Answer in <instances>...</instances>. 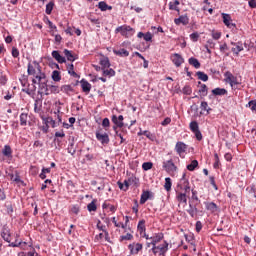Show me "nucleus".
I'll use <instances>...</instances> for the list:
<instances>
[{"label": "nucleus", "mask_w": 256, "mask_h": 256, "mask_svg": "<svg viewBox=\"0 0 256 256\" xmlns=\"http://www.w3.org/2000/svg\"><path fill=\"white\" fill-rule=\"evenodd\" d=\"M97 200H93L91 201L88 205H87V210L91 213L93 211H97Z\"/></svg>", "instance_id": "38"}, {"label": "nucleus", "mask_w": 256, "mask_h": 256, "mask_svg": "<svg viewBox=\"0 0 256 256\" xmlns=\"http://www.w3.org/2000/svg\"><path fill=\"white\" fill-rule=\"evenodd\" d=\"M1 237L6 243H10L11 241V229H9V226L4 225L1 230Z\"/></svg>", "instance_id": "8"}, {"label": "nucleus", "mask_w": 256, "mask_h": 256, "mask_svg": "<svg viewBox=\"0 0 256 256\" xmlns=\"http://www.w3.org/2000/svg\"><path fill=\"white\" fill-rule=\"evenodd\" d=\"M199 167V162L197 160H193L190 164L187 165L188 171H195Z\"/></svg>", "instance_id": "40"}, {"label": "nucleus", "mask_w": 256, "mask_h": 256, "mask_svg": "<svg viewBox=\"0 0 256 256\" xmlns=\"http://www.w3.org/2000/svg\"><path fill=\"white\" fill-rule=\"evenodd\" d=\"M28 75H33V77H37V75H39V73H37V71L35 70V68L33 67V65H31V63L28 64Z\"/></svg>", "instance_id": "44"}, {"label": "nucleus", "mask_w": 256, "mask_h": 256, "mask_svg": "<svg viewBox=\"0 0 256 256\" xmlns=\"http://www.w3.org/2000/svg\"><path fill=\"white\" fill-rule=\"evenodd\" d=\"M205 206L207 211H210L211 213H215V211H217V204L214 202L205 203Z\"/></svg>", "instance_id": "28"}, {"label": "nucleus", "mask_w": 256, "mask_h": 256, "mask_svg": "<svg viewBox=\"0 0 256 256\" xmlns=\"http://www.w3.org/2000/svg\"><path fill=\"white\" fill-rule=\"evenodd\" d=\"M178 187L181 191H184V193H191V186L189 184V179H187V174L184 173L182 175V178L178 183Z\"/></svg>", "instance_id": "5"}, {"label": "nucleus", "mask_w": 256, "mask_h": 256, "mask_svg": "<svg viewBox=\"0 0 256 256\" xmlns=\"http://www.w3.org/2000/svg\"><path fill=\"white\" fill-rule=\"evenodd\" d=\"M111 122L109 121V118H104L102 121V127L107 128L110 127Z\"/></svg>", "instance_id": "62"}, {"label": "nucleus", "mask_w": 256, "mask_h": 256, "mask_svg": "<svg viewBox=\"0 0 256 256\" xmlns=\"http://www.w3.org/2000/svg\"><path fill=\"white\" fill-rule=\"evenodd\" d=\"M103 209H109V211H111V213H115V211H117V208L114 205H111L107 202H104L102 205Z\"/></svg>", "instance_id": "43"}, {"label": "nucleus", "mask_w": 256, "mask_h": 256, "mask_svg": "<svg viewBox=\"0 0 256 256\" xmlns=\"http://www.w3.org/2000/svg\"><path fill=\"white\" fill-rule=\"evenodd\" d=\"M188 63H189V65H192V67H194L195 69H200V67H201V63L195 57L189 58Z\"/></svg>", "instance_id": "24"}, {"label": "nucleus", "mask_w": 256, "mask_h": 256, "mask_svg": "<svg viewBox=\"0 0 256 256\" xmlns=\"http://www.w3.org/2000/svg\"><path fill=\"white\" fill-rule=\"evenodd\" d=\"M133 239V235L131 233H127L126 235L120 236V241H131Z\"/></svg>", "instance_id": "54"}, {"label": "nucleus", "mask_w": 256, "mask_h": 256, "mask_svg": "<svg viewBox=\"0 0 256 256\" xmlns=\"http://www.w3.org/2000/svg\"><path fill=\"white\" fill-rule=\"evenodd\" d=\"M10 244L8 245V247H20L21 249H25V247L27 246V242H17V240L15 242H9Z\"/></svg>", "instance_id": "30"}, {"label": "nucleus", "mask_w": 256, "mask_h": 256, "mask_svg": "<svg viewBox=\"0 0 256 256\" xmlns=\"http://www.w3.org/2000/svg\"><path fill=\"white\" fill-rule=\"evenodd\" d=\"M75 145V143H70V145L68 146V153H70V155H75V153H77V150L73 149V146Z\"/></svg>", "instance_id": "58"}, {"label": "nucleus", "mask_w": 256, "mask_h": 256, "mask_svg": "<svg viewBox=\"0 0 256 256\" xmlns=\"http://www.w3.org/2000/svg\"><path fill=\"white\" fill-rule=\"evenodd\" d=\"M151 195H153V193H151L150 191H144L141 194L140 205H145V203H147V201L151 199Z\"/></svg>", "instance_id": "18"}, {"label": "nucleus", "mask_w": 256, "mask_h": 256, "mask_svg": "<svg viewBox=\"0 0 256 256\" xmlns=\"http://www.w3.org/2000/svg\"><path fill=\"white\" fill-rule=\"evenodd\" d=\"M79 211H81V209L79 208V205H73L71 207V213H74V215H79Z\"/></svg>", "instance_id": "59"}, {"label": "nucleus", "mask_w": 256, "mask_h": 256, "mask_svg": "<svg viewBox=\"0 0 256 256\" xmlns=\"http://www.w3.org/2000/svg\"><path fill=\"white\" fill-rule=\"evenodd\" d=\"M175 151L181 157V155H183V153L187 151V144L183 142H177L175 146Z\"/></svg>", "instance_id": "13"}, {"label": "nucleus", "mask_w": 256, "mask_h": 256, "mask_svg": "<svg viewBox=\"0 0 256 256\" xmlns=\"http://www.w3.org/2000/svg\"><path fill=\"white\" fill-rule=\"evenodd\" d=\"M199 212V210L197 209V206H194L191 209L187 210V213H189L190 217H195V215H197V213Z\"/></svg>", "instance_id": "52"}, {"label": "nucleus", "mask_w": 256, "mask_h": 256, "mask_svg": "<svg viewBox=\"0 0 256 256\" xmlns=\"http://www.w3.org/2000/svg\"><path fill=\"white\" fill-rule=\"evenodd\" d=\"M164 171H166V173H175L177 171V167L175 166V163H173V160H167L163 162L162 165Z\"/></svg>", "instance_id": "7"}, {"label": "nucleus", "mask_w": 256, "mask_h": 256, "mask_svg": "<svg viewBox=\"0 0 256 256\" xmlns=\"http://www.w3.org/2000/svg\"><path fill=\"white\" fill-rule=\"evenodd\" d=\"M104 77H115V70L113 68H105L102 70Z\"/></svg>", "instance_id": "29"}, {"label": "nucleus", "mask_w": 256, "mask_h": 256, "mask_svg": "<svg viewBox=\"0 0 256 256\" xmlns=\"http://www.w3.org/2000/svg\"><path fill=\"white\" fill-rule=\"evenodd\" d=\"M138 231L141 234L145 233L146 228H145V220H140L138 223Z\"/></svg>", "instance_id": "45"}, {"label": "nucleus", "mask_w": 256, "mask_h": 256, "mask_svg": "<svg viewBox=\"0 0 256 256\" xmlns=\"http://www.w3.org/2000/svg\"><path fill=\"white\" fill-rule=\"evenodd\" d=\"M44 121H45L46 124L51 125V127L53 129H55V127H57V122H55V120H53L52 117H47V118L44 119Z\"/></svg>", "instance_id": "47"}, {"label": "nucleus", "mask_w": 256, "mask_h": 256, "mask_svg": "<svg viewBox=\"0 0 256 256\" xmlns=\"http://www.w3.org/2000/svg\"><path fill=\"white\" fill-rule=\"evenodd\" d=\"M133 31H134L133 28L127 25L119 26L115 29V33H120L122 37H126V38L132 37Z\"/></svg>", "instance_id": "4"}, {"label": "nucleus", "mask_w": 256, "mask_h": 256, "mask_svg": "<svg viewBox=\"0 0 256 256\" xmlns=\"http://www.w3.org/2000/svg\"><path fill=\"white\" fill-rule=\"evenodd\" d=\"M208 91H209V88H207V85L201 84L200 89H199L200 96L207 97Z\"/></svg>", "instance_id": "35"}, {"label": "nucleus", "mask_w": 256, "mask_h": 256, "mask_svg": "<svg viewBox=\"0 0 256 256\" xmlns=\"http://www.w3.org/2000/svg\"><path fill=\"white\" fill-rule=\"evenodd\" d=\"M14 182L17 183L18 187H21V185L23 187H25V182L23 180H21V177L19 175H16L14 178Z\"/></svg>", "instance_id": "53"}, {"label": "nucleus", "mask_w": 256, "mask_h": 256, "mask_svg": "<svg viewBox=\"0 0 256 256\" xmlns=\"http://www.w3.org/2000/svg\"><path fill=\"white\" fill-rule=\"evenodd\" d=\"M34 85H39L40 91L45 95H49V85H47V75L41 71V67L38 66V74L32 79Z\"/></svg>", "instance_id": "1"}, {"label": "nucleus", "mask_w": 256, "mask_h": 256, "mask_svg": "<svg viewBox=\"0 0 256 256\" xmlns=\"http://www.w3.org/2000/svg\"><path fill=\"white\" fill-rule=\"evenodd\" d=\"M156 248L160 250L159 255H165L169 251V243L164 241V244L156 246Z\"/></svg>", "instance_id": "21"}, {"label": "nucleus", "mask_w": 256, "mask_h": 256, "mask_svg": "<svg viewBox=\"0 0 256 256\" xmlns=\"http://www.w3.org/2000/svg\"><path fill=\"white\" fill-rule=\"evenodd\" d=\"M144 41H153V34H151V32H147L144 34Z\"/></svg>", "instance_id": "61"}, {"label": "nucleus", "mask_w": 256, "mask_h": 256, "mask_svg": "<svg viewBox=\"0 0 256 256\" xmlns=\"http://www.w3.org/2000/svg\"><path fill=\"white\" fill-rule=\"evenodd\" d=\"M128 249L131 255H139V251L143 249V244L141 243H132L128 245Z\"/></svg>", "instance_id": "10"}, {"label": "nucleus", "mask_w": 256, "mask_h": 256, "mask_svg": "<svg viewBox=\"0 0 256 256\" xmlns=\"http://www.w3.org/2000/svg\"><path fill=\"white\" fill-rule=\"evenodd\" d=\"M138 137H141V135H145V137H147V139H151L152 134L151 132L147 131V130H141L137 133Z\"/></svg>", "instance_id": "49"}, {"label": "nucleus", "mask_w": 256, "mask_h": 256, "mask_svg": "<svg viewBox=\"0 0 256 256\" xmlns=\"http://www.w3.org/2000/svg\"><path fill=\"white\" fill-rule=\"evenodd\" d=\"M0 85H7V76H0Z\"/></svg>", "instance_id": "64"}, {"label": "nucleus", "mask_w": 256, "mask_h": 256, "mask_svg": "<svg viewBox=\"0 0 256 256\" xmlns=\"http://www.w3.org/2000/svg\"><path fill=\"white\" fill-rule=\"evenodd\" d=\"M60 91H62V93H65L66 95H71L74 89H73V86L71 85H63L61 86Z\"/></svg>", "instance_id": "26"}, {"label": "nucleus", "mask_w": 256, "mask_h": 256, "mask_svg": "<svg viewBox=\"0 0 256 256\" xmlns=\"http://www.w3.org/2000/svg\"><path fill=\"white\" fill-rule=\"evenodd\" d=\"M2 154L4 155V157H11V155L13 154L11 146L5 145L4 149L2 150Z\"/></svg>", "instance_id": "34"}, {"label": "nucleus", "mask_w": 256, "mask_h": 256, "mask_svg": "<svg viewBox=\"0 0 256 256\" xmlns=\"http://www.w3.org/2000/svg\"><path fill=\"white\" fill-rule=\"evenodd\" d=\"M213 97H223L225 95H227V89L225 88H214L212 91H211Z\"/></svg>", "instance_id": "14"}, {"label": "nucleus", "mask_w": 256, "mask_h": 256, "mask_svg": "<svg viewBox=\"0 0 256 256\" xmlns=\"http://www.w3.org/2000/svg\"><path fill=\"white\" fill-rule=\"evenodd\" d=\"M212 39L219 41V39H221V32L212 31Z\"/></svg>", "instance_id": "60"}, {"label": "nucleus", "mask_w": 256, "mask_h": 256, "mask_svg": "<svg viewBox=\"0 0 256 256\" xmlns=\"http://www.w3.org/2000/svg\"><path fill=\"white\" fill-rule=\"evenodd\" d=\"M59 91H61L59 89V86L48 85V93H49V95H51V93L57 94V93H59Z\"/></svg>", "instance_id": "42"}, {"label": "nucleus", "mask_w": 256, "mask_h": 256, "mask_svg": "<svg viewBox=\"0 0 256 256\" xmlns=\"http://www.w3.org/2000/svg\"><path fill=\"white\" fill-rule=\"evenodd\" d=\"M241 51H243V43L237 42L235 48H232V53L238 55V53H241Z\"/></svg>", "instance_id": "31"}, {"label": "nucleus", "mask_w": 256, "mask_h": 256, "mask_svg": "<svg viewBox=\"0 0 256 256\" xmlns=\"http://www.w3.org/2000/svg\"><path fill=\"white\" fill-rule=\"evenodd\" d=\"M200 109H201V111H206L207 115H209V113L211 111V108H209V104L205 101L201 102Z\"/></svg>", "instance_id": "46"}, {"label": "nucleus", "mask_w": 256, "mask_h": 256, "mask_svg": "<svg viewBox=\"0 0 256 256\" xmlns=\"http://www.w3.org/2000/svg\"><path fill=\"white\" fill-rule=\"evenodd\" d=\"M47 173H51V168H42V172L40 173V179H47Z\"/></svg>", "instance_id": "48"}, {"label": "nucleus", "mask_w": 256, "mask_h": 256, "mask_svg": "<svg viewBox=\"0 0 256 256\" xmlns=\"http://www.w3.org/2000/svg\"><path fill=\"white\" fill-rule=\"evenodd\" d=\"M222 19H223L224 25H226V27H228V29H233V27H235V24L231 22L232 21L231 15L222 13Z\"/></svg>", "instance_id": "12"}, {"label": "nucleus", "mask_w": 256, "mask_h": 256, "mask_svg": "<svg viewBox=\"0 0 256 256\" xmlns=\"http://www.w3.org/2000/svg\"><path fill=\"white\" fill-rule=\"evenodd\" d=\"M96 139L97 141H100L102 145H109V134L107 133H100L99 131H96Z\"/></svg>", "instance_id": "9"}, {"label": "nucleus", "mask_w": 256, "mask_h": 256, "mask_svg": "<svg viewBox=\"0 0 256 256\" xmlns=\"http://www.w3.org/2000/svg\"><path fill=\"white\" fill-rule=\"evenodd\" d=\"M175 25H189V16L188 15H181L179 18L174 20Z\"/></svg>", "instance_id": "15"}, {"label": "nucleus", "mask_w": 256, "mask_h": 256, "mask_svg": "<svg viewBox=\"0 0 256 256\" xmlns=\"http://www.w3.org/2000/svg\"><path fill=\"white\" fill-rule=\"evenodd\" d=\"M100 65L101 70L103 71L104 69H109V67H111V62L109 61L108 57H102L100 59Z\"/></svg>", "instance_id": "19"}, {"label": "nucleus", "mask_w": 256, "mask_h": 256, "mask_svg": "<svg viewBox=\"0 0 256 256\" xmlns=\"http://www.w3.org/2000/svg\"><path fill=\"white\" fill-rule=\"evenodd\" d=\"M29 120V115L27 113L20 114V125L21 127H27V121Z\"/></svg>", "instance_id": "25"}, {"label": "nucleus", "mask_w": 256, "mask_h": 256, "mask_svg": "<svg viewBox=\"0 0 256 256\" xmlns=\"http://www.w3.org/2000/svg\"><path fill=\"white\" fill-rule=\"evenodd\" d=\"M97 7L100 9V11H111V9H113V7L109 6L105 1L99 2Z\"/></svg>", "instance_id": "23"}, {"label": "nucleus", "mask_w": 256, "mask_h": 256, "mask_svg": "<svg viewBox=\"0 0 256 256\" xmlns=\"http://www.w3.org/2000/svg\"><path fill=\"white\" fill-rule=\"evenodd\" d=\"M52 57L57 63H67V59H65V57H63L57 50L52 51Z\"/></svg>", "instance_id": "16"}, {"label": "nucleus", "mask_w": 256, "mask_h": 256, "mask_svg": "<svg viewBox=\"0 0 256 256\" xmlns=\"http://www.w3.org/2000/svg\"><path fill=\"white\" fill-rule=\"evenodd\" d=\"M124 119L125 118L123 117V115H112L111 121L114 124L112 127L113 131H117L118 129H123V127H127V125H125V122H123Z\"/></svg>", "instance_id": "3"}, {"label": "nucleus", "mask_w": 256, "mask_h": 256, "mask_svg": "<svg viewBox=\"0 0 256 256\" xmlns=\"http://www.w3.org/2000/svg\"><path fill=\"white\" fill-rule=\"evenodd\" d=\"M246 107H249L253 113H256V100L250 101Z\"/></svg>", "instance_id": "55"}, {"label": "nucleus", "mask_w": 256, "mask_h": 256, "mask_svg": "<svg viewBox=\"0 0 256 256\" xmlns=\"http://www.w3.org/2000/svg\"><path fill=\"white\" fill-rule=\"evenodd\" d=\"M80 83H81L82 91L84 93H89L91 91V83H89L87 80L82 79Z\"/></svg>", "instance_id": "20"}, {"label": "nucleus", "mask_w": 256, "mask_h": 256, "mask_svg": "<svg viewBox=\"0 0 256 256\" xmlns=\"http://www.w3.org/2000/svg\"><path fill=\"white\" fill-rule=\"evenodd\" d=\"M199 37L200 35L198 34V32L190 34V39L191 41H193V43H197L199 41Z\"/></svg>", "instance_id": "56"}, {"label": "nucleus", "mask_w": 256, "mask_h": 256, "mask_svg": "<svg viewBox=\"0 0 256 256\" xmlns=\"http://www.w3.org/2000/svg\"><path fill=\"white\" fill-rule=\"evenodd\" d=\"M187 195H189L187 192L179 193L177 195V201H179V203H187Z\"/></svg>", "instance_id": "32"}, {"label": "nucleus", "mask_w": 256, "mask_h": 256, "mask_svg": "<svg viewBox=\"0 0 256 256\" xmlns=\"http://www.w3.org/2000/svg\"><path fill=\"white\" fill-rule=\"evenodd\" d=\"M52 79L56 82L59 83V81H61V72L54 70L52 72Z\"/></svg>", "instance_id": "41"}, {"label": "nucleus", "mask_w": 256, "mask_h": 256, "mask_svg": "<svg viewBox=\"0 0 256 256\" xmlns=\"http://www.w3.org/2000/svg\"><path fill=\"white\" fill-rule=\"evenodd\" d=\"M171 61L174 63L175 67H181V65L185 63V59H183V56H181L179 53H174L171 56Z\"/></svg>", "instance_id": "11"}, {"label": "nucleus", "mask_w": 256, "mask_h": 256, "mask_svg": "<svg viewBox=\"0 0 256 256\" xmlns=\"http://www.w3.org/2000/svg\"><path fill=\"white\" fill-rule=\"evenodd\" d=\"M114 55H117L118 57H129V51H127L125 48H121L119 50H113Z\"/></svg>", "instance_id": "22"}, {"label": "nucleus", "mask_w": 256, "mask_h": 256, "mask_svg": "<svg viewBox=\"0 0 256 256\" xmlns=\"http://www.w3.org/2000/svg\"><path fill=\"white\" fill-rule=\"evenodd\" d=\"M64 55L67 59V61H71L73 63V61H75L77 58L73 55V53L71 52V50H67L64 49Z\"/></svg>", "instance_id": "27"}, {"label": "nucleus", "mask_w": 256, "mask_h": 256, "mask_svg": "<svg viewBox=\"0 0 256 256\" xmlns=\"http://www.w3.org/2000/svg\"><path fill=\"white\" fill-rule=\"evenodd\" d=\"M224 77L225 83H229L232 89H239L238 85H241V82H239L237 77L234 76L233 73H231V71H226L224 73Z\"/></svg>", "instance_id": "2"}, {"label": "nucleus", "mask_w": 256, "mask_h": 256, "mask_svg": "<svg viewBox=\"0 0 256 256\" xmlns=\"http://www.w3.org/2000/svg\"><path fill=\"white\" fill-rule=\"evenodd\" d=\"M173 183L171 182V178L167 177L165 178V184H164V189L169 191L172 187Z\"/></svg>", "instance_id": "50"}, {"label": "nucleus", "mask_w": 256, "mask_h": 256, "mask_svg": "<svg viewBox=\"0 0 256 256\" xmlns=\"http://www.w3.org/2000/svg\"><path fill=\"white\" fill-rule=\"evenodd\" d=\"M74 69H75V66L73 64H68L67 71H68L69 75H71L72 77L77 78V77H79V75L76 74Z\"/></svg>", "instance_id": "36"}, {"label": "nucleus", "mask_w": 256, "mask_h": 256, "mask_svg": "<svg viewBox=\"0 0 256 256\" xmlns=\"http://www.w3.org/2000/svg\"><path fill=\"white\" fill-rule=\"evenodd\" d=\"M189 129L195 134L197 141H203V134L199 130V123L197 121L190 122Z\"/></svg>", "instance_id": "6"}, {"label": "nucleus", "mask_w": 256, "mask_h": 256, "mask_svg": "<svg viewBox=\"0 0 256 256\" xmlns=\"http://www.w3.org/2000/svg\"><path fill=\"white\" fill-rule=\"evenodd\" d=\"M196 76L200 81H209V76L205 72L198 71L196 72Z\"/></svg>", "instance_id": "33"}, {"label": "nucleus", "mask_w": 256, "mask_h": 256, "mask_svg": "<svg viewBox=\"0 0 256 256\" xmlns=\"http://www.w3.org/2000/svg\"><path fill=\"white\" fill-rule=\"evenodd\" d=\"M178 5H180L179 0H175L174 2H169L170 11H179V7H177Z\"/></svg>", "instance_id": "39"}, {"label": "nucleus", "mask_w": 256, "mask_h": 256, "mask_svg": "<svg viewBox=\"0 0 256 256\" xmlns=\"http://www.w3.org/2000/svg\"><path fill=\"white\" fill-rule=\"evenodd\" d=\"M182 93L184 95H191V93H193V90L191 89V86H184L182 89Z\"/></svg>", "instance_id": "57"}, {"label": "nucleus", "mask_w": 256, "mask_h": 256, "mask_svg": "<svg viewBox=\"0 0 256 256\" xmlns=\"http://www.w3.org/2000/svg\"><path fill=\"white\" fill-rule=\"evenodd\" d=\"M142 169L144 171H149L150 169H153V162H144L142 164Z\"/></svg>", "instance_id": "51"}, {"label": "nucleus", "mask_w": 256, "mask_h": 256, "mask_svg": "<svg viewBox=\"0 0 256 256\" xmlns=\"http://www.w3.org/2000/svg\"><path fill=\"white\" fill-rule=\"evenodd\" d=\"M55 7V2L50 1L47 5H46V10L45 13L46 15H51V13H53V8Z\"/></svg>", "instance_id": "37"}, {"label": "nucleus", "mask_w": 256, "mask_h": 256, "mask_svg": "<svg viewBox=\"0 0 256 256\" xmlns=\"http://www.w3.org/2000/svg\"><path fill=\"white\" fill-rule=\"evenodd\" d=\"M163 233H157L150 237L152 246H157V243H161L163 241Z\"/></svg>", "instance_id": "17"}, {"label": "nucleus", "mask_w": 256, "mask_h": 256, "mask_svg": "<svg viewBox=\"0 0 256 256\" xmlns=\"http://www.w3.org/2000/svg\"><path fill=\"white\" fill-rule=\"evenodd\" d=\"M12 57H15V58L19 57V49L15 47L12 48Z\"/></svg>", "instance_id": "63"}]
</instances>
